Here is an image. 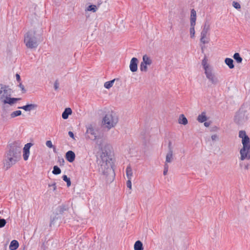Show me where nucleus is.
I'll return each mask as SVG.
<instances>
[{
	"label": "nucleus",
	"mask_w": 250,
	"mask_h": 250,
	"mask_svg": "<svg viewBox=\"0 0 250 250\" xmlns=\"http://www.w3.org/2000/svg\"><path fill=\"white\" fill-rule=\"evenodd\" d=\"M19 243L17 240H12L9 246V249L10 250H15L19 247Z\"/></svg>",
	"instance_id": "22"
},
{
	"label": "nucleus",
	"mask_w": 250,
	"mask_h": 250,
	"mask_svg": "<svg viewBox=\"0 0 250 250\" xmlns=\"http://www.w3.org/2000/svg\"><path fill=\"white\" fill-rule=\"evenodd\" d=\"M45 144H46V146L48 147H49V148H53V151L54 152H56V147L52 145V142L51 141H50V140L47 141L46 142Z\"/></svg>",
	"instance_id": "34"
},
{
	"label": "nucleus",
	"mask_w": 250,
	"mask_h": 250,
	"mask_svg": "<svg viewBox=\"0 0 250 250\" xmlns=\"http://www.w3.org/2000/svg\"><path fill=\"white\" fill-rule=\"evenodd\" d=\"M210 125V123L208 122H205L204 123V125L206 127L209 126Z\"/></svg>",
	"instance_id": "51"
},
{
	"label": "nucleus",
	"mask_w": 250,
	"mask_h": 250,
	"mask_svg": "<svg viewBox=\"0 0 250 250\" xmlns=\"http://www.w3.org/2000/svg\"><path fill=\"white\" fill-rule=\"evenodd\" d=\"M168 170V165L167 164H165L164 169V172H163V174L164 175H166L167 174Z\"/></svg>",
	"instance_id": "39"
},
{
	"label": "nucleus",
	"mask_w": 250,
	"mask_h": 250,
	"mask_svg": "<svg viewBox=\"0 0 250 250\" xmlns=\"http://www.w3.org/2000/svg\"><path fill=\"white\" fill-rule=\"evenodd\" d=\"M99 171L104 174H106L110 172H113L112 164L111 162L107 160V157H105L100 162Z\"/></svg>",
	"instance_id": "6"
},
{
	"label": "nucleus",
	"mask_w": 250,
	"mask_h": 250,
	"mask_svg": "<svg viewBox=\"0 0 250 250\" xmlns=\"http://www.w3.org/2000/svg\"><path fill=\"white\" fill-rule=\"evenodd\" d=\"M68 135L71 138L74 139V135L72 131H69Z\"/></svg>",
	"instance_id": "49"
},
{
	"label": "nucleus",
	"mask_w": 250,
	"mask_h": 250,
	"mask_svg": "<svg viewBox=\"0 0 250 250\" xmlns=\"http://www.w3.org/2000/svg\"><path fill=\"white\" fill-rule=\"evenodd\" d=\"M244 166V168L245 170H248L250 167V164L249 163L247 164H243V163H240V166L241 167L242 166Z\"/></svg>",
	"instance_id": "42"
},
{
	"label": "nucleus",
	"mask_w": 250,
	"mask_h": 250,
	"mask_svg": "<svg viewBox=\"0 0 250 250\" xmlns=\"http://www.w3.org/2000/svg\"><path fill=\"white\" fill-rule=\"evenodd\" d=\"M178 123L180 124L186 125L188 124V121L187 119L185 117V116L183 114H181L179 116Z\"/></svg>",
	"instance_id": "25"
},
{
	"label": "nucleus",
	"mask_w": 250,
	"mask_h": 250,
	"mask_svg": "<svg viewBox=\"0 0 250 250\" xmlns=\"http://www.w3.org/2000/svg\"><path fill=\"white\" fill-rule=\"evenodd\" d=\"M196 12L194 9L191 10L190 12V24L193 25V24H196Z\"/></svg>",
	"instance_id": "17"
},
{
	"label": "nucleus",
	"mask_w": 250,
	"mask_h": 250,
	"mask_svg": "<svg viewBox=\"0 0 250 250\" xmlns=\"http://www.w3.org/2000/svg\"><path fill=\"white\" fill-rule=\"evenodd\" d=\"M233 58L238 63H241L242 62V58L238 53H234Z\"/></svg>",
	"instance_id": "30"
},
{
	"label": "nucleus",
	"mask_w": 250,
	"mask_h": 250,
	"mask_svg": "<svg viewBox=\"0 0 250 250\" xmlns=\"http://www.w3.org/2000/svg\"><path fill=\"white\" fill-rule=\"evenodd\" d=\"M118 122V116L113 112L106 114L103 120V125L108 129L114 127Z\"/></svg>",
	"instance_id": "3"
},
{
	"label": "nucleus",
	"mask_w": 250,
	"mask_h": 250,
	"mask_svg": "<svg viewBox=\"0 0 250 250\" xmlns=\"http://www.w3.org/2000/svg\"><path fill=\"white\" fill-rule=\"evenodd\" d=\"M232 5H233V6L236 9H240L241 8V6H240V4L237 2H236V1H233L232 2Z\"/></svg>",
	"instance_id": "41"
},
{
	"label": "nucleus",
	"mask_w": 250,
	"mask_h": 250,
	"mask_svg": "<svg viewBox=\"0 0 250 250\" xmlns=\"http://www.w3.org/2000/svg\"><path fill=\"white\" fill-rule=\"evenodd\" d=\"M16 80L18 82H20L21 81V77L19 74H16Z\"/></svg>",
	"instance_id": "50"
},
{
	"label": "nucleus",
	"mask_w": 250,
	"mask_h": 250,
	"mask_svg": "<svg viewBox=\"0 0 250 250\" xmlns=\"http://www.w3.org/2000/svg\"><path fill=\"white\" fill-rule=\"evenodd\" d=\"M48 186L50 187H53V191H55L56 189V183H54L52 185L49 184Z\"/></svg>",
	"instance_id": "48"
},
{
	"label": "nucleus",
	"mask_w": 250,
	"mask_h": 250,
	"mask_svg": "<svg viewBox=\"0 0 250 250\" xmlns=\"http://www.w3.org/2000/svg\"><path fill=\"white\" fill-rule=\"evenodd\" d=\"M55 220V218H53V219L52 220H51V222H50V226L53 224V221Z\"/></svg>",
	"instance_id": "52"
},
{
	"label": "nucleus",
	"mask_w": 250,
	"mask_h": 250,
	"mask_svg": "<svg viewBox=\"0 0 250 250\" xmlns=\"http://www.w3.org/2000/svg\"><path fill=\"white\" fill-rule=\"evenodd\" d=\"M6 220L4 219H0V228H3L6 224Z\"/></svg>",
	"instance_id": "40"
},
{
	"label": "nucleus",
	"mask_w": 250,
	"mask_h": 250,
	"mask_svg": "<svg viewBox=\"0 0 250 250\" xmlns=\"http://www.w3.org/2000/svg\"><path fill=\"white\" fill-rule=\"evenodd\" d=\"M115 80L116 79H113L111 81L105 82L104 83V87L107 89H109L110 88H111L113 86V84Z\"/></svg>",
	"instance_id": "29"
},
{
	"label": "nucleus",
	"mask_w": 250,
	"mask_h": 250,
	"mask_svg": "<svg viewBox=\"0 0 250 250\" xmlns=\"http://www.w3.org/2000/svg\"><path fill=\"white\" fill-rule=\"evenodd\" d=\"M210 24L209 21H205L202 30L201 32L200 42L203 44L208 43V41L206 40L207 34L210 30Z\"/></svg>",
	"instance_id": "8"
},
{
	"label": "nucleus",
	"mask_w": 250,
	"mask_h": 250,
	"mask_svg": "<svg viewBox=\"0 0 250 250\" xmlns=\"http://www.w3.org/2000/svg\"><path fill=\"white\" fill-rule=\"evenodd\" d=\"M147 64L142 62L140 64V69L142 72H146L147 71Z\"/></svg>",
	"instance_id": "35"
},
{
	"label": "nucleus",
	"mask_w": 250,
	"mask_h": 250,
	"mask_svg": "<svg viewBox=\"0 0 250 250\" xmlns=\"http://www.w3.org/2000/svg\"><path fill=\"white\" fill-rule=\"evenodd\" d=\"M52 173L55 175H58L61 173V170L58 166H55L53 167Z\"/></svg>",
	"instance_id": "33"
},
{
	"label": "nucleus",
	"mask_w": 250,
	"mask_h": 250,
	"mask_svg": "<svg viewBox=\"0 0 250 250\" xmlns=\"http://www.w3.org/2000/svg\"><path fill=\"white\" fill-rule=\"evenodd\" d=\"M202 65L203 66L205 72L212 69V68L208 63V60L206 57L202 60Z\"/></svg>",
	"instance_id": "19"
},
{
	"label": "nucleus",
	"mask_w": 250,
	"mask_h": 250,
	"mask_svg": "<svg viewBox=\"0 0 250 250\" xmlns=\"http://www.w3.org/2000/svg\"><path fill=\"white\" fill-rule=\"evenodd\" d=\"M86 128L85 137L86 139L95 141L100 138V135L98 134V129L95 125L91 124H88Z\"/></svg>",
	"instance_id": "5"
},
{
	"label": "nucleus",
	"mask_w": 250,
	"mask_h": 250,
	"mask_svg": "<svg viewBox=\"0 0 250 250\" xmlns=\"http://www.w3.org/2000/svg\"><path fill=\"white\" fill-rule=\"evenodd\" d=\"M35 35V31L30 30L24 36V42L26 46L30 49L36 48L38 46V41Z\"/></svg>",
	"instance_id": "2"
},
{
	"label": "nucleus",
	"mask_w": 250,
	"mask_h": 250,
	"mask_svg": "<svg viewBox=\"0 0 250 250\" xmlns=\"http://www.w3.org/2000/svg\"><path fill=\"white\" fill-rule=\"evenodd\" d=\"M62 178V179L66 182L67 186L68 187H70L71 186V181L70 178H68L67 176L65 175H63Z\"/></svg>",
	"instance_id": "37"
},
{
	"label": "nucleus",
	"mask_w": 250,
	"mask_h": 250,
	"mask_svg": "<svg viewBox=\"0 0 250 250\" xmlns=\"http://www.w3.org/2000/svg\"><path fill=\"white\" fill-rule=\"evenodd\" d=\"M197 120L200 123H203L207 120V117L206 115V113L203 112L201 114L199 115L197 118Z\"/></svg>",
	"instance_id": "23"
},
{
	"label": "nucleus",
	"mask_w": 250,
	"mask_h": 250,
	"mask_svg": "<svg viewBox=\"0 0 250 250\" xmlns=\"http://www.w3.org/2000/svg\"><path fill=\"white\" fill-rule=\"evenodd\" d=\"M10 155H9L8 157L5 156V159L4 161V167H6V169H8L11 167H12L13 165L15 164L17 162H18L19 160L16 159L14 158H12V157H9Z\"/></svg>",
	"instance_id": "11"
},
{
	"label": "nucleus",
	"mask_w": 250,
	"mask_h": 250,
	"mask_svg": "<svg viewBox=\"0 0 250 250\" xmlns=\"http://www.w3.org/2000/svg\"><path fill=\"white\" fill-rule=\"evenodd\" d=\"M72 110L70 108H66L62 114V118L63 119H67L68 118L69 115L72 114Z\"/></svg>",
	"instance_id": "21"
},
{
	"label": "nucleus",
	"mask_w": 250,
	"mask_h": 250,
	"mask_svg": "<svg viewBox=\"0 0 250 250\" xmlns=\"http://www.w3.org/2000/svg\"><path fill=\"white\" fill-rule=\"evenodd\" d=\"M202 51H203L204 50H203V47H202Z\"/></svg>",
	"instance_id": "53"
},
{
	"label": "nucleus",
	"mask_w": 250,
	"mask_h": 250,
	"mask_svg": "<svg viewBox=\"0 0 250 250\" xmlns=\"http://www.w3.org/2000/svg\"><path fill=\"white\" fill-rule=\"evenodd\" d=\"M21 110H17L11 113L10 114V116L12 118H13L17 116L21 115Z\"/></svg>",
	"instance_id": "36"
},
{
	"label": "nucleus",
	"mask_w": 250,
	"mask_h": 250,
	"mask_svg": "<svg viewBox=\"0 0 250 250\" xmlns=\"http://www.w3.org/2000/svg\"><path fill=\"white\" fill-rule=\"evenodd\" d=\"M38 107V105L36 104H29L25 105L19 107L18 108L22 109L26 111H30L31 110H35Z\"/></svg>",
	"instance_id": "14"
},
{
	"label": "nucleus",
	"mask_w": 250,
	"mask_h": 250,
	"mask_svg": "<svg viewBox=\"0 0 250 250\" xmlns=\"http://www.w3.org/2000/svg\"><path fill=\"white\" fill-rule=\"evenodd\" d=\"M19 86L21 88L23 93H25L26 92V90L24 88V86L21 83H20Z\"/></svg>",
	"instance_id": "44"
},
{
	"label": "nucleus",
	"mask_w": 250,
	"mask_h": 250,
	"mask_svg": "<svg viewBox=\"0 0 250 250\" xmlns=\"http://www.w3.org/2000/svg\"><path fill=\"white\" fill-rule=\"evenodd\" d=\"M134 250H143L142 243L139 241H137L134 246Z\"/></svg>",
	"instance_id": "26"
},
{
	"label": "nucleus",
	"mask_w": 250,
	"mask_h": 250,
	"mask_svg": "<svg viewBox=\"0 0 250 250\" xmlns=\"http://www.w3.org/2000/svg\"><path fill=\"white\" fill-rule=\"evenodd\" d=\"M240 160L243 161L245 159H250V146H243L240 149Z\"/></svg>",
	"instance_id": "10"
},
{
	"label": "nucleus",
	"mask_w": 250,
	"mask_h": 250,
	"mask_svg": "<svg viewBox=\"0 0 250 250\" xmlns=\"http://www.w3.org/2000/svg\"><path fill=\"white\" fill-rule=\"evenodd\" d=\"M125 172L127 179L131 180L133 176V171L130 165L127 167Z\"/></svg>",
	"instance_id": "20"
},
{
	"label": "nucleus",
	"mask_w": 250,
	"mask_h": 250,
	"mask_svg": "<svg viewBox=\"0 0 250 250\" xmlns=\"http://www.w3.org/2000/svg\"><path fill=\"white\" fill-rule=\"evenodd\" d=\"M168 151H173V147L172 146V143L171 141H169L168 144Z\"/></svg>",
	"instance_id": "45"
},
{
	"label": "nucleus",
	"mask_w": 250,
	"mask_h": 250,
	"mask_svg": "<svg viewBox=\"0 0 250 250\" xmlns=\"http://www.w3.org/2000/svg\"><path fill=\"white\" fill-rule=\"evenodd\" d=\"M225 62L230 69H232L234 67L233 61L232 59L228 58H226L225 60Z\"/></svg>",
	"instance_id": "24"
},
{
	"label": "nucleus",
	"mask_w": 250,
	"mask_h": 250,
	"mask_svg": "<svg viewBox=\"0 0 250 250\" xmlns=\"http://www.w3.org/2000/svg\"><path fill=\"white\" fill-rule=\"evenodd\" d=\"M249 115V111L243 107H242L236 113L234 116V121L238 125H243L248 121Z\"/></svg>",
	"instance_id": "4"
},
{
	"label": "nucleus",
	"mask_w": 250,
	"mask_h": 250,
	"mask_svg": "<svg viewBox=\"0 0 250 250\" xmlns=\"http://www.w3.org/2000/svg\"><path fill=\"white\" fill-rule=\"evenodd\" d=\"M142 62L147 65H150L152 63V60L146 55H145L143 57Z\"/></svg>",
	"instance_id": "27"
},
{
	"label": "nucleus",
	"mask_w": 250,
	"mask_h": 250,
	"mask_svg": "<svg viewBox=\"0 0 250 250\" xmlns=\"http://www.w3.org/2000/svg\"><path fill=\"white\" fill-rule=\"evenodd\" d=\"M205 74L209 82L213 85H216L219 83V80L215 75L213 69L206 71Z\"/></svg>",
	"instance_id": "9"
},
{
	"label": "nucleus",
	"mask_w": 250,
	"mask_h": 250,
	"mask_svg": "<svg viewBox=\"0 0 250 250\" xmlns=\"http://www.w3.org/2000/svg\"><path fill=\"white\" fill-rule=\"evenodd\" d=\"M69 209V207L66 205H62L57 207L56 209L57 214H62L64 211H67Z\"/></svg>",
	"instance_id": "15"
},
{
	"label": "nucleus",
	"mask_w": 250,
	"mask_h": 250,
	"mask_svg": "<svg viewBox=\"0 0 250 250\" xmlns=\"http://www.w3.org/2000/svg\"><path fill=\"white\" fill-rule=\"evenodd\" d=\"M138 60L136 58H133L130 61L129 68L130 70L132 72L137 71L138 69Z\"/></svg>",
	"instance_id": "13"
},
{
	"label": "nucleus",
	"mask_w": 250,
	"mask_h": 250,
	"mask_svg": "<svg viewBox=\"0 0 250 250\" xmlns=\"http://www.w3.org/2000/svg\"><path fill=\"white\" fill-rule=\"evenodd\" d=\"M54 87L55 90H58L59 87V83L58 80H56L54 84Z\"/></svg>",
	"instance_id": "43"
},
{
	"label": "nucleus",
	"mask_w": 250,
	"mask_h": 250,
	"mask_svg": "<svg viewBox=\"0 0 250 250\" xmlns=\"http://www.w3.org/2000/svg\"><path fill=\"white\" fill-rule=\"evenodd\" d=\"M65 158L69 162L72 163L75 160V154L73 151L69 150L66 153Z\"/></svg>",
	"instance_id": "16"
},
{
	"label": "nucleus",
	"mask_w": 250,
	"mask_h": 250,
	"mask_svg": "<svg viewBox=\"0 0 250 250\" xmlns=\"http://www.w3.org/2000/svg\"><path fill=\"white\" fill-rule=\"evenodd\" d=\"M248 136L247 135L246 132L243 130L240 131L239 132V137L241 138H242V140L243 138H244L245 137Z\"/></svg>",
	"instance_id": "38"
},
{
	"label": "nucleus",
	"mask_w": 250,
	"mask_h": 250,
	"mask_svg": "<svg viewBox=\"0 0 250 250\" xmlns=\"http://www.w3.org/2000/svg\"><path fill=\"white\" fill-rule=\"evenodd\" d=\"M97 10V7L95 5H90L88 6L86 10L88 11H92L93 12H95Z\"/></svg>",
	"instance_id": "32"
},
{
	"label": "nucleus",
	"mask_w": 250,
	"mask_h": 250,
	"mask_svg": "<svg viewBox=\"0 0 250 250\" xmlns=\"http://www.w3.org/2000/svg\"><path fill=\"white\" fill-rule=\"evenodd\" d=\"M33 146V144L31 143L26 144L24 147H23V158L25 161H26L30 154V148L31 146Z\"/></svg>",
	"instance_id": "12"
},
{
	"label": "nucleus",
	"mask_w": 250,
	"mask_h": 250,
	"mask_svg": "<svg viewBox=\"0 0 250 250\" xmlns=\"http://www.w3.org/2000/svg\"><path fill=\"white\" fill-rule=\"evenodd\" d=\"M126 186L128 188L130 189H131L132 188V184H131V180L128 179L126 182Z\"/></svg>",
	"instance_id": "46"
},
{
	"label": "nucleus",
	"mask_w": 250,
	"mask_h": 250,
	"mask_svg": "<svg viewBox=\"0 0 250 250\" xmlns=\"http://www.w3.org/2000/svg\"><path fill=\"white\" fill-rule=\"evenodd\" d=\"M21 147L15 144H12L10 146L9 150L7 153L6 156L8 157L10 155V157L20 160L21 158Z\"/></svg>",
	"instance_id": "7"
},
{
	"label": "nucleus",
	"mask_w": 250,
	"mask_h": 250,
	"mask_svg": "<svg viewBox=\"0 0 250 250\" xmlns=\"http://www.w3.org/2000/svg\"><path fill=\"white\" fill-rule=\"evenodd\" d=\"M211 139L213 141H216L218 139V136L216 134H214L211 136Z\"/></svg>",
	"instance_id": "47"
},
{
	"label": "nucleus",
	"mask_w": 250,
	"mask_h": 250,
	"mask_svg": "<svg viewBox=\"0 0 250 250\" xmlns=\"http://www.w3.org/2000/svg\"><path fill=\"white\" fill-rule=\"evenodd\" d=\"M195 24H193V25L190 24V36L191 38L194 37L195 35Z\"/></svg>",
	"instance_id": "31"
},
{
	"label": "nucleus",
	"mask_w": 250,
	"mask_h": 250,
	"mask_svg": "<svg viewBox=\"0 0 250 250\" xmlns=\"http://www.w3.org/2000/svg\"><path fill=\"white\" fill-rule=\"evenodd\" d=\"M12 93V90L9 86L0 84V101L12 105L21 100V98H11Z\"/></svg>",
	"instance_id": "1"
},
{
	"label": "nucleus",
	"mask_w": 250,
	"mask_h": 250,
	"mask_svg": "<svg viewBox=\"0 0 250 250\" xmlns=\"http://www.w3.org/2000/svg\"><path fill=\"white\" fill-rule=\"evenodd\" d=\"M243 146H250V140L248 136L245 137L242 140Z\"/></svg>",
	"instance_id": "28"
},
{
	"label": "nucleus",
	"mask_w": 250,
	"mask_h": 250,
	"mask_svg": "<svg viewBox=\"0 0 250 250\" xmlns=\"http://www.w3.org/2000/svg\"><path fill=\"white\" fill-rule=\"evenodd\" d=\"M173 160V151H168L166 156L165 164L170 163Z\"/></svg>",
	"instance_id": "18"
}]
</instances>
